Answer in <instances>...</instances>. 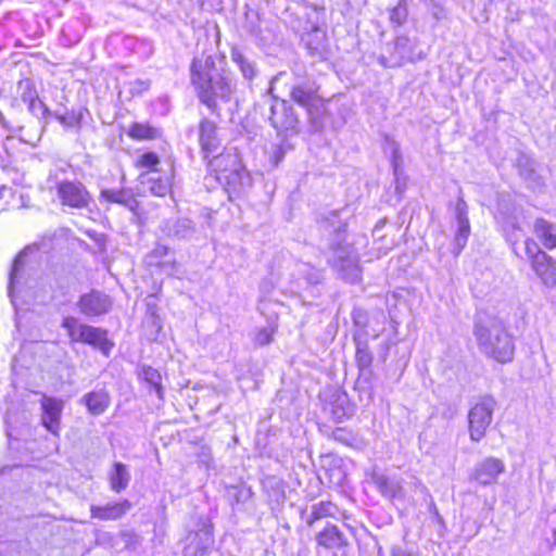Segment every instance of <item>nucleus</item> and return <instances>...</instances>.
<instances>
[{"label":"nucleus","mask_w":556,"mask_h":556,"mask_svg":"<svg viewBox=\"0 0 556 556\" xmlns=\"http://www.w3.org/2000/svg\"><path fill=\"white\" fill-rule=\"evenodd\" d=\"M190 80L202 104L211 114L219 116L218 101L239 103L238 81L225 67L224 60L213 54L193 58L190 64Z\"/></svg>","instance_id":"1"},{"label":"nucleus","mask_w":556,"mask_h":556,"mask_svg":"<svg viewBox=\"0 0 556 556\" xmlns=\"http://www.w3.org/2000/svg\"><path fill=\"white\" fill-rule=\"evenodd\" d=\"M473 336L484 354L501 363L511 359L514 344L502 323L494 316L485 312L477 313Z\"/></svg>","instance_id":"2"},{"label":"nucleus","mask_w":556,"mask_h":556,"mask_svg":"<svg viewBox=\"0 0 556 556\" xmlns=\"http://www.w3.org/2000/svg\"><path fill=\"white\" fill-rule=\"evenodd\" d=\"M216 172V179L223 185L230 200L243 197L252 186V178L244 168L238 154L227 152L210 160Z\"/></svg>","instance_id":"3"},{"label":"nucleus","mask_w":556,"mask_h":556,"mask_svg":"<svg viewBox=\"0 0 556 556\" xmlns=\"http://www.w3.org/2000/svg\"><path fill=\"white\" fill-rule=\"evenodd\" d=\"M279 75L270 80V86L263 96L262 102L258 104L261 114L265 116L270 125L278 131L295 130L299 125V117L295 114L293 106L286 100H279L274 97V84L278 80Z\"/></svg>","instance_id":"4"},{"label":"nucleus","mask_w":556,"mask_h":556,"mask_svg":"<svg viewBox=\"0 0 556 556\" xmlns=\"http://www.w3.org/2000/svg\"><path fill=\"white\" fill-rule=\"evenodd\" d=\"M337 237V240L330 245L328 264L336 270L339 278L350 283H356L362 276L358 254L354 247L345 243L340 235Z\"/></svg>","instance_id":"5"},{"label":"nucleus","mask_w":556,"mask_h":556,"mask_svg":"<svg viewBox=\"0 0 556 556\" xmlns=\"http://www.w3.org/2000/svg\"><path fill=\"white\" fill-rule=\"evenodd\" d=\"M61 326L66 330L72 342L89 344L100 350L105 356H109L114 346V343L108 338L106 330L81 324L76 317H64Z\"/></svg>","instance_id":"6"},{"label":"nucleus","mask_w":556,"mask_h":556,"mask_svg":"<svg viewBox=\"0 0 556 556\" xmlns=\"http://www.w3.org/2000/svg\"><path fill=\"white\" fill-rule=\"evenodd\" d=\"M55 195L63 207L87 210L92 203L91 193L79 180L62 179L55 184Z\"/></svg>","instance_id":"7"},{"label":"nucleus","mask_w":556,"mask_h":556,"mask_svg":"<svg viewBox=\"0 0 556 556\" xmlns=\"http://www.w3.org/2000/svg\"><path fill=\"white\" fill-rule=\"evenodd\" d=\"M526 250L531 258V265L542 282L549 288L556 286V262L545 252L538 249L534 242H527Z\"/></svg>","instance_id":"8"},{"label":"nucleus","mask_w":556,"mask_h":556,"mask_svg":"<svg viewBox=\"0 0 556 556\" xmlns=\"http://www.w3.org/2000/svg\"><path fill=\"white\" fill-rule=\"evenodd\" d=\"M492 422V406L489 402L476 403L468 414V428L471 440L480 441Z\"/></svg>","instance_id":"9"},{"label":"nucleus","mask_w":556,"mask_h":556,"mask_svg":"<svg viewBox=\"0 0 556 556\" xmlns=\"http://www.w3.org/2000/svg\"><path fill=\"white\" fill-rule=\"evenodd\" d=\"M327 410L334 422H342L350 419L354 414V404L351 403L346 392L338 387L328 395L325 401Z\"/></svg>","instance_id":"10"},{"label":"nucleus","mask_w":556,"mask_h":556,"mask_svg":"<svg viewBox=\"0 0 556 556\" xmlns=\"http://www.w3.org/2000/svg\"><path fill=\"white\" fill-rule=\"evenodd\" d=\"M353 340L356 349L355 361L359 371L356 382H369L372 377L371 364L374 358L369 350L367 333H355Z\"/></svg>","instance_id":"11"},{"label":"nucleus","mask_w":556,"mask_h":556,"mask_svg":"<svg viewBox=\"0 0 556 556\" xmlns=\"http://www.w3.org/2000/svg\"><path fill=\"white\" fill-rule=\"evenodd\" d=\"M42 426L51 433L58 435L61 425V416L64 408V401L59 397L43 395L40 401Z\"/></svg>","instance_id":"12"},{"label":"nucleus","mask_w":556,"mask_h":556,"mask_svg":"<svg viewBox=\"0 0 556 556\" xmlns=\"http://www.w3.org/2000/svg\"><path fill=\"white\" fill-rule=\"evenodd\" d=\"M317 90V85L311 76L305 73H294L290 87V97L294 102L302 106H308L315 99Z\"/></svg>","instance_id":"13"},{"label":"nucleus","mask_w":556,"mask_h":556,"mask_svg":"<svg viewBox=\"0 0 556 556\" xmlns=\"http://www.w3.org/2000/svg\"><path fill=\"white\" fill-rule=\"evenodd\" d=\"M316 546L324 551H340L349 546V540L337 525L326 523L316 533Z\"/></svg>","instance_id":"14"},{"label":"nucleus","mask_w":556,"mask_h":556,"mask_svg":"<svg viewBox=\"0 0 556 556\" xmlns=\"http://www.w3.org/2000/svg\"><path fill=\"white\" fill-rule=\"evenodd\" d=\"M77 306L86 316H99L106 314L110 311L112 302L109 295L100 291L92 290L79 298Z\"/></svg>","instance_id":"15"},{"label":"nucleus","mask_w":556,"mask_h":556,"mask_svg":"<svg viewBox=\"0 0 556 556\" xmlns=\"http://www.w3.org/2000/svg\"><path fill=\"white\" fill-rule=\"evenodd\" d=\"M99 201L101 203H114L119 204L134 214H137L139 210V201L136 198V194L131 188L122 187L119 189L114 188H103L99 194Z\"/></svg>","instance_id":"16"},{"label":"nucleus","mask_w":556,"mask_h":556,"mask_svg":"<svg viewBox=\"0 0 556 556\" xmlns=\"http://www.w3.org/2000/svg\"><path fill=\"white\" fill-rule=\"evenodd\" d=\"M131 507L132 504L127 498L110 502L105 505H92L90 507V516L101 521L117 520L123 518Z\"/></svg>","instance_id":"17"},{"label":"nucleus","mask_w":556,"mask_h":556,"mask_svg":"<svg viewBox=\"0 0 556 556\" xmlns=\"http://www.w3.org/2000/svg\"><path fill=\"white\" fill-rule=\"evenodd\" d=\"M199 141L204 153V157L219 155V139L217 137L216 124L207 118H203L199 127Z\"/></svg>","instance_id":"18"},{"label":"nucleus","mask_w":556,"mask_h":556,"mask_svg":"<svg viewBox=\"0 0 556 556\" xmlns=\"http://www.w3.org/2000/svg\"><path fill=\"white\" fill-rule=\"evenodd\" d=\"M503 471L504 465L500 459L488 457L476 466L470 479L480 485H488L495 482Z\"/></svg>","instance_id":"19"},{"label":"nucleus","mask_w":556,"mask_h":556,"mask_svg":"<svg viewBox=\"0 0 556 556\" xmlns=\"http://www.w3.org/2000/svg\"><path fill=\"white\" fill-rule=\"evenodd\" d=\"M161 231L166 237L182 240L190 239L195 232V227L189 218H172L162 224Z\"/></svg>","instance_id":"20"},{"label":"nucleus","mask_w":556,"mask_h":556,"mask_svg":"<svg viewBox=\"0 0 556 556\" xmlns=\"http://www.w3.org/2000/svg\"><path fill=\"white\" fill-rule=\"evenodd\" d=\"M214 544V526L205 523L201 529L190 532L189 547L194 555H205Z\"/></svg>","instance_id":"21"},{"label":"nucleus","mask_w":556,"mask_h":556,"mask_svg":"<svg viewBox=\"0 0 556 556\" xmlns=\"http://www.w3.org/2000/svg\"><path fill=\"white\" fill-rule=\"evenodd\" d=\"M231 61L238 66L243 79L251 88L252 80L258 75L256 62L245 55L239 48L233 47L230 51Z\"/></svg>","instance_id":"22"},{"label":"nucleus","mask_w":556,"mask_h":556,"mask_svg":"<svg viewBox=\"0 0 556 556\" xmlns=\"http://www.w3.org/2000/svg\"><path fill=\"white\" fill-rule=\"evenodd\" d=\"M139 178L142 184H149L150 192L156 197H165L170 190L172 184L168 176H149L148 173H142Z\"/></svg>","instance_id":"23"},{"label":"nucleus","mask_w":556,"mask_h":556,"mask_svg":"<svg viewBox=\"0 0 556 556\" xmlns=\"http://www.w3.org/2000/svg\"><path fill=\"white\" fill-rule=\"evenodd\" d=\"M536 238L547 249L556 248V226L544 220L538 219L534 224Z\"/></svg>","instance_id":"24"},{"label":"nucleus","mask_w":556,"mask_h":556,"mask_svg":"<svg viewBox=\"0 0 556 556\" xmlns=\"http://www.w3.org/2000/svg\"><path fill=\"white\" fill-rule=\"evenodd\" d=\"M129 480L130 476L126 466L122 463H114L113 469L109 476L110 488L114 492L121 493L128 486Z\"/></svg>","instance_id":"25"},{"label":"nucleus","mask_w":556,"mask_h":556,"mask_svg":"<svg viewBox=\"0 0 556 556\" xmlns=\"http://www.w3.org/2000/svg\"><path fill=\"white\" fill-rule=\"evenodd\" d=\"M88 410L93 415L102 414L110 405V397L103 390L92 391L85 395Z\"/></svg>","instance_id":"26"},{"label":"nucleus","mask_w":556,"mask_h":556,"mask_svg":"<svg viewBox=\"0 0 556 556\" xmlns=\"http://www.w3.org/2000/svg\"><path fill=\"white\" fill-rule=\"evenodd\" d=\"M337 509V505L331 501H320L312 506L306 523L313 526L318 520L334 517Z\"/></svg>","instance_id":"27"},{"label":"nucleus","mask_w":556,"mask_h":556,"mask_svg":"<svg viewBox=\"0 0 556 556\" xmlns=\"http://www.w3.org/2000/svg\"><path fill=\"white\" fill-rule=\"evenodd\" d=\"M24 253H20L12 265L10 276H9V286L8 291L9 295L13 298V293L15 288L20 285L21 280L24 276V269H25V262H24Z\"/></svg>","instance_id":"28"},{"label":"nucleus","mask_w":556,"mask_h":556,"mask_svg":"<svg viewBox=\"0 0 556 556\" xmlns=\"http://www.w3.org/2000/svg\"><path fill=\"white\" fill-rule=\"evenodd\" d=\"M128 136L138 140L154 139L159 136V130L147 123H134L128 130Z\"/></svg>","instance_id":"29"},{"label":"nucleus","mask_w":556,"mask_h":556,"mask_svg":"<svg viewBox=\"0 0 556 556\" xmlns=\"http://www.w3.org/2000/svg\"><path fill=\"white\" fill-rule=\"evenodd\" d=\"M470 235L469 220L457 222V231L454 239L453 253L458 256L462 250L466 247L468 237Z\"/></svg>","instance_id":"30"},{"label":"nucleus","mask_w":556,"mask_h":556,"mask_svg":"<svg viewBox=\"0 0 556 556\" xmlns=\"http://www.w3.org/2000/svg\"><path fill=\"white\" fill-rule=\"evenodd\" d=\"M298 273L306 280L308 285H317L323 279L321 270L311 266L307 263L300 264Z\"/></svg>","instance_id":"31"},{"label":"nucleus","mask_w":556,"mask_h":556,"mask_svg":"<svg viewBox=\"0 0 556 556\" xmlns=\"http://www.w3.org/2000/svg\"><path fill=\"white\" fill-rule=\"evenodd\" d=\"M523 180L527 181L529 188L535 191H541L544 186L543 177L534 168L530 167L528 162L527 166H523Z\"/></svg>","instance_id":"32"},{"label":"nucleus","mask_w":556,"mask_h":556,"mask_svg":"<svg viewBox=\"0 0 556 556\" xmlns=\"http://www.w3.org/2000/svg\"><path fill=\"white\" fill-rule=\"evenodd\" d=\"M506 240L510 243L511 249L516 255H518V242H519V228L510 219L504 224L503 227Z\"/></svg>","instance_id":"33"},{"label":"nucleus","mask_w":556,"mask_h":556,"mask_svg":"<svg viewBox=\"0 0 556 556\" xmlns=\"http://www.w3.org/2000/svg\"><path fill=\"white\" fill-rule=\"evenodd\" d=\"M408 16L406 0H400L397 5L390 11V22L396 26L403 25Z\"/></svg>","instance_id":"34"},{"label":"nucleus","mask_w":556,"mask_h":556,"mask_svg":"<svg viewBox=\"0 0 556 556\" xmlns=\"http://www.w3.org/2000/svg\"><path fill=\"white\" fill-rule=\"evenodd\" d=\"M53 117L56 118L64 127H79L81 122V113H76L75 111L66 112L65 114H60L54 112Z\"/></svg>","instance_id":"35"},{"label":"nucleus","mask_w":556,"mask_h":556,"mask_svg":"<svg viewBox=\"0 0 556 556\" xmlns=\"http://www.w3.org/2000/svg\"><path fill=\"white\" fill-rule=\"evenodd\" d=\"M160 164V157L155 152H146L141 154L137 161L136 166L147 168L149 170L157 172L156 166Z\"/></svg>","instance_id":"36"},{"label":"nucleus","mask_w":556,"mask_h":556,"mask_svg":"<svg viewBox=\"0 0 556 556\" xmlns=\"http://www.w3.org/2000/svg\"><path fill=\"white\" fill-rule=\"evenodd\" d=\"M168 254V248L165 245L157 244L148 255L147 263L150 266H162L163 262L161 261L164 256Z\"/></svg>","instance_id":"37"},{"label":"nucleus","mask_w":556,"mask_h":556,"mask_svg":"<svg viewBox=\"0 0 556 556\" xmlns=\"http://www.w3.org/2000/svg\"><path fill=\"white\" fill-rule=\"evenodd\" d=\"M138 376L143 380V382H160L162 378L155 368L147 365H141L139 367Z\"/></svg>","instance_id":"38"},{"label":"nucleus","mask_w":556,"mask_h":556,"mask_svg":"<svg viewBox=\"0 0 556 556\" xmlns=\"http://www.w3.org/2000/svg\"><path fill=\"white\" fill-rule=\"evenodd\" d=\"M276 328L273 326L261 328L257 330L254 341L257 345L264 346L273 341Z\"/></svg>","instance_id":"39"},{"label":"nucleus","mask_w":556,"mask_h":556,"mask_svg":"<svg viewBox=\"0 0 556 556\" xmlns=\"http://www.w3.org/2000/svg\"><path fill=\"white\" fill-rule=\"evenodd\" d=\"M351 317L354 326L363 330L364 333H367L365 330L368 325V316L366 311H364L363 308H354L351 314Z\"/></svg>","instance_id":"40"},{"label":"nucleus","mask_w":556,"mask_h":556,"mask_svg":"<svg viewBox=\"0 0 556 556\" xmlns=\"http://www.w3.org/2000/svg\"><path fill=\"white\" fill-rule=\"evenodd\" d=\"M150 88V80L148 79H135L128 83V90L131 96H139Z\"/></svg>","instance_id":"41"},{"label":"nucleus","mask_w":556,"mask_h":556,"mask_svg":"<svg viewBox=\"0 0 556 556\" xmlns=\"http://www.w3.org/2000/svg\"><path fill=\"white\" fill-rule=\"evenodd\" d=\"M459 194H462V190H459ZM455 218H456V222L469 220L468 219V205L462 195L458 197L457 202H456Z\"/></svg>","instance_id":"42"},{"label":"nucleus","mask_w":556,"mask_h":556,"mask_svg":"<svg viewBox=\"0 0 556 556\" xmlns=\"http://www.w3.org/2000/svg\"><path fill=\"white\" fill-rule=\"evenodd\" d=\"M28 109L37 117H45L47 114H50L47 105L38 97L28 103Z\"/></svg>","instance_id":"43"},{"label":"nucleus","mask_w":556,"mask_h":556,"mask_svg":"<svg viewBox=\"0 0 556 556\" xmlns=\"http://www.w3.org/2000/svg\"><path fill=\"white\" fill-rule=\"evenodd\" d=\"M18 88L22 90L21 98L24 103H29L37 97V93L29 80L21 81Z\"/></svg>","instance_id":"44"},{"label":"nucleus","mask_w":556,"mask_h":556,"mask_svg":"<svg viewBox=\"0 0 556 556\" xmlns=\"http://www.w3.org/2000/svg\"><path fill=\"white\" fill-rule=\"evenodd\" d=\"M332 437L346 445H350L354 441V435L352 431L348 430L346 428H337L332 432Z\"/></svg>","instance_id":"45"},{"label":"nucleus","mask_w":556,"mask_h":556,"mask_svg":"<svg viewBox=\"0 0 556 556\" xmlns=\"http://www.w3.org/2000/svg\"><path fill=\"white\" fill-rule=\"evenodd\" d=\"M283 156H285L283 149L281 147H276L274 149L273 155H271L274 166H277L281 162Z\"/></svg>","instance_id":"46"},{"label":"nucleus","mask_w":556,"mask_h":556,"mask_svg":"<svg viewBox=\"0 0 556 556\" xmlns=\"http://www.w3.org/2000/svg\"><path fill=\"white\" fill-rule=\"evenodd\" d=\"M12 189L2 185L0 186V199L4 198L5 195H11Z\"/></svg>","instance_id":"47"},{"label":"nucleus","mask_w":556,"mask_h":556,"mask_svg":"<svg viewBox=\"0 0 556 556\" xmlns=\"http://www.w3.org/2000/svg\"><path fill=\"white\" fill-rule=\"evenodd\" d=\"M408 39L406 37H397L395 40V48H404Z\"/></svg>","instance_id":"48"},{"label":"nucleus","mask_w":556,"mask_h":556,"mask_svg":"<svg viewBox=\"0 0 556 556\" xmlns=\"http://www.w3.org/2000/svg\"><path fill=\"white\" fill-rule=\"evenodd\" d=\"M389 481L387 478H382L379 482H378V486L380 488V490L383 492L384 491V488L388 485Z\"/></svg>","instance_id":"49"},{"label":"nucleus","mask_w":556,"mask_h":556,"mask_svg":"<svg viewBox=\"0 0 556 556\" xmlns=\"http://www.w3.org/2000/svg\"><path fill=\"white\" fill-rule=\"evenodd\" d=\"M157 387V391H161V384H155Z\"/></svg>","instance_id":"50"}]
</instances>
